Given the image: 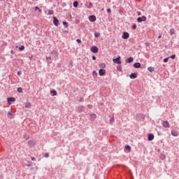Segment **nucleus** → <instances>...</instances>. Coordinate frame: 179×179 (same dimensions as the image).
Here are the masks:
<instances>
[{
	"instance_id": "473e14b6",
	"label": "nucleus",
	"mask_w": 179,
	"mask_h": 179,
	"mask_svg": "<svg viewBox=\"0 0 179 179\" xmlns=\"http://www.w3.org/2000/svg\"><path fill=\"white\" fill-rule=\"evenodd\" d=\"M170 58H171L172 59H176V55H172Z\"/></svg>"
},
{
	"instance_id": "49530a36",
	"label": "nucleus",
	"mask_w": 179,
	"mask_h": 179,
	"mask_svg": "<svg viewBox=\"0 0 179 179\" xmlns=\"http://www.w3.org/2000/svg\"><path fill=\"white\" fill-rule=\"evenodd\" d=\"M79 101H83V98H80Z\"/></svg>"
},
{
	"instance_id": "3c124183",
	"label": "nucleus",
	"mask_w": 179,
	"mask_h": 179,
	"mask_svg": "<svg viewBox=\"0 0 179 179\" xmlns=\"http://www.w3.org/2000/svg\"><path fill=\"white\" fill-rule=\"evenodd\" d=\"M29 59H33V56L30 57Z\"/></svg>"
},
{
	"instance_id": "8fccbe9b",
	"label": "nucleus",
	"mask_w": 179,
	"mask_h": 179,
	"mask_svg": "<svg viewBox=\"0 0 179 179\" xmlns=\"http://www.w3.org/2000/svg\"><path fill=\"white\" fill-rule=\"evenodd\" d=\"M137 13H138V16H140V15H141V12H137Z\"/></svg>"
},
{
	"instance_id": "5701e85b",
	"label": "nucleus",
	"mask_w": 179,
	"mask_h": 179,
	"mask_svg": "<svg viewBox=\"0 0 179 179\" xmlns=\"http://www.w3.org/2000/svg\"><path fill=\"white\" fill-rule=\"evenodd\" d=\"M148 71H149V72L152 73L155 71V69L153 67L150 66V67L148 68Z\"/></svg>"
},
{
	"instance_id": "ddd939ff",
	"label": "nucleus",
	"mask_w": 179,
	"mask_h": 179,
	"mask_svg": "<svg viewBox=\"0 0 179 179\" xmlns=\"http://www.w3.org/2000/svg\"><path fill=\"white\" fill-rule=\"evenodd\" d=\"M153 139H155V135L152 134H148V140L152 141Z\"/></svg>"
},
{
	"instance_id": "4be33fe9",
	"label": "nucleus",
	"mask_w": 179,
	"mask_h": 179,
	"mask_svg": "<svg viewBox=\"0 0 179 179\" xmlns=\"http://www.w3.org/2000/svg\"><path fill=\"white\" fill-rule=\"evenodd\" d=\"M169 33L171 36H173V34L176 33V31L174 30V29H171Z\"/></svg>"
},
{
	"instance_id": "603ef678",
	"label": "nucleus",
	"mask_w": 179,
	"mask_h": 179,
	"mask_svg": "<svg viewBox=\"0 0 179 179\" xmlns=\"http://www.w3.org/2000/svg\"><path fill=\"white\" fill-rule=\"evenodd\" d=\"M31 160H36V158L32 157V158H31Z\"/></svg>"
},
{
	"instance_id": "ea45409f",
	"label": "nucleus",
	"mask_w": 179,
	"mask_h": 179,
	"mask_svg": "<svg viewBox=\"0 0 179 179\" xmlns=\"http://www.w3.org/2000/svg\"><path fill=\"white\" fill-rule=\"evenodd\" d=\"M17 75L20 76V75H22V71H17Z\"/></svg>"
},
{
	"instance_id": "37998d69",
	"label": "nucleus",
	"mask_w": 179,
	"mask_h": 179,
	"mask_svg": "<svg viewBox=\"0 0 179 179\" xmlns=\"http://www.w3.org/2000/svg\"><path fill=\"white\" fill-rule=\"evenodd\" d=\"M10 54H15V51H13V50H10Z\"/></svg>"
},
{
	"instance_id": "4468645a",
	"label": "nucleus",
	"mask_w": 179,
	"mask_h": 179,
	"mask_svg": "<svg viewBox=\"0 0 179 179\" xmlns=\"http://www.w3.org/2000/svg\"><path fill=\"white\" fill-rule=\"evenodd\" d=\"M130 76V79H136L138 78V76H136V73H131Z\"/></svg>"
},
{
	"instance_id": "f8f14e48",
	"label": "nucleus",
	"mask_w": 179,
	"mask_h": 179,
	"mask_svg": "<svg viewBox=\"0 0 179 179\" xmlns=\"http://www.w3.org/2000/svg\"><path fill=\"white\" fill-rule=\"evenodd\" d=\"M127 64H131V62H134V57H130L126 59Z\"/></svg>"
},
{
	"instance_id": "20e7f679",
	"label": "nucleus",
	"mask_w": 179,
	"mask_h": 179,
	"mask_svg": "<svg viewBox=\"0 0 179 179\" xmlns=\"http://www.w3.org/2000/svg\"><path fill=\"white\" fill-rule=\"evenodd\" d=\"M91 51L92 52L96 54V52H99V48H97V46H92L91 48Z\"/></svg>"
},
{
	"instance_id": "39448f33",
	"label": "nucleus",
	"mask_w": 179,
	"mask_h": 179,
	"mask_svg": "<svg viewBox=\"0 0 179 179\" xmlns=\"http://www.w3.org/2000/svg\"><path fill=\"white\" fill-rule=\"evenodd\" d=\"M162 127H164V128H170V124L169 123V121L162 122Z\"/></svg>"
},
{
	"instance_id": "a18cd8bd",
	"label": "nucleus",
	"mask_w": 179,
	"mask_h": 179,
	"mask_svg": "<svg viewBox=\"0 0 179 179\" xmlns=\"http://www.w3.org/2000/svg\"><path fill=\"white\" fill-rule=\"evenodd\" d=\"M27 167H31V164H27Z\"/></svg>"
},
{
	"instance_id": "de8ad7c7",
	"label": "nucleus",
	"mask_w": 179,
	"mask_h": 179,
	"mask_svg": "<svg viewBox=\"0 0 179 179\" xmlns=\"http://www.w3.org/2000/svg\"><path fill=\"white\" fill-rule=\"evenodd\" d=\"M158 38H162V34H159Z\"/></svg>"
},
{
	"instance_id": "58836bf2",
	"label": "nucleus",
	"mask_w": 179,
	"mask_h": 179,
	"mask_svg": "<svg viewBox=\"0 0 179 179\" xmlns=\"http://www.w3.org/2000/svg\"><path fill=\"white\" fill-rule=\"evenodd\" d=\"M157 135H158L159 136H160L162 135V132H160V131H157Z\"/></svg>"
},
{
	"instance_id": "423d86ee",
	"label": "nucleus",
	"mask_w": 179,
	"mask_h": 179,
	"mask_svg": "<svg viewBox=\"0 0 179 179\" xmlns=\"http://www.w3.org/2000/svg\"><path fill=\"white\" fill-rule=\"evenodd\" d=\"M122 38H124V40L129 38V34L128 32H124L122 36Z\"/></svg>"
},
{
	"instance_id": "a878e982",
	"label": "nucleus",
	"mask_w": 179,
	"mask_h": 179,
	"mask_svg": "<svg viewBox=\"0 0 179 179\" xmlns=\"http://www.w3.org/2000/svg\"><path fill=\"white\" fill-rule=\"evenodd\" d=\"M117 71H119V72H121V71H122V67H121V66H117Z\"/></svg>"
},
{
	"instance_id": "6e6552de",
	"label": "nucleus",
	"mask_w": 179,
	"mask_h": 179,
	"mask_svg": "<svg viewBox=\"0 0 179 179\" xmlns=\"http://www.w3.org/2000/svg\"><path fill=\"white\" fill-rule=\"evenodd\" d=\"M35 145H36V141H28V146H29V148H33V146H34Z\"/></svg>"
},
{
	"instance_id": "c9c22d12",
	"label": "nucleus",
	"mask_w": 179,
	"mask_h": 179,
	"mask_svg": "<svg viewBox=\"0 0 179 179\" xmlns=\"http://www.w3.org/2000/svg\"><path fill=\"white\" fill-rule=\"evenodd\" d=\"M45 157H50V154L48 152L45 153Z\"/></svg>"
},
{
	"instance_id": "7c9ffc66",
	"label": "nucleus",
	"mask_w": 179,
	"mask_h": 179,
	"mask_svg": "<svg viewBox=\"0 0 179 179\" xmlns=\"http://www.w3.org/2000/svg\"><path fill=\"white\" fill-rule=\"evenodd\" d=\"M63 24H64V26H65V27H68V22L64 21Z\"/></svg>"
},
{
	"instance_id": "4c0bfd02",
	"label": "nucleus",
	"mask_w": 179,
	"mask_h": 179,
	"mask_svg": "<svg viewBox=\"0 0 179 179\" xmlns=\"http://www.w3.org/2000/svg\"><path fill=\"white\" fill-rule=\"evenodd\" d=\"M77 43H82V41L80 39H76Z\"/></svg>"
},
{
	"instance_id": "7ed1b4c3",
	"label": "nucleus",
	"mask_w": 179,
	"mask_h": 179,
	"mask_svg": "<svg viewBox=\"0 0 179 179\" xmlns=\"http://www.w3.org/2000/svg\"><path fill=\"white\" fill-rule=\"evenodd\" d=\"M53 24L55 26H59V20L58 18H57V17H53Z\"/></svg>"
},
{
	"instance_id": "f3484780",
	"label": "nucleus",
	"mask_w": 179,
	"mask_h": 179,
	"mask_svg": "<svg viewBox=\"0 0 179 179\" xmlns=\"http://www.w3.org/2000/svg\"><path fill=\"white\" fill-rule=\"evenodd\" d=\"M7 117L8 118H10V120H12V118H13V113L11 112H8Z\"/></svg>"
},
{
	"instance_id": "c03bdc74",
	"label": "nucleus",
	"mask_w": 179,
	"mask_h": 179,
	"mask_svg": "<svg viewBox=\"0 0 179 179\" xmlns=\"http://www.w3.org/2000/svg\"><path fill=\"white\" fill-rule=\"evenodd\" d=\"M38 9H40L38 7H35V10H38Z\"/></svg>"
},
{
	"instance_id": "72a5a7b5",
	"label": "nucleus",
	"mask_w": 179,
	"mask_h": 179,
	"mask_svg": "<svg viewBox=\"0 0 179 179\" xmlns=\"http://www.w3.org/2000/svg\"><path fill=\"white\" fill-rule=\"evenodd\" d=\"M169 57H166V58L164 59V62H169Z\"/></svg>"
},
{
	"instance_id": "2f4dec72",
	"label": "nucleus",
	"mask_w": 179,
	"mask_h": 179,
	"mask_svg": "<svg viewBox=\"0 0 179 179\" xmlns=\"http://www.w3.org/2000/svg\"><path fill=\"white\" fill-rule=\"evenodd\" d=\"M131 29L133 30H135V29H136V24H133L132 27H131Z\"/></svg>"
},
{
	"instance_id": "f257e3e1",
	"label": "nucleus",
	"mask_w": 179,
	"mask_h": 179,
	"mask_svg": "<svg viewBox=\"0 0 179 179\" xmlns=\"http://www.w3.org/2000/svg\"><path fill=\"white\" fill-rule=\"evenodd\" d=\"M121 57L118 56L117 58H113V61L114 64H117V65H121Z\"/></svg>"
},
{
	"instance_id": "09e8293b",
	"label": "nucleus",
	"mask_w": 179,
	"mask_h": 179,
	"mask_svg": "<svg viewBox=\"0 0 179 179\" xmlns=\"http://www.w3.org/2000/svg\"><path fill=\"white\" fill-rule=\"evenodd\" d=\"M38 12H39V13H41V9H38Z\"/></svg>"
},
{
	"instance_id": "bb28decb",
	"label": "nucleus",
	"mask_w": 179,
	"mask_h": 179,
	"mask_svg": "<svg viewBox=\"0 0 179 179\" xmlns=\"http://www.w3.org/2000/svg\"><path fill=\"white\" fill-rule=\"evenodd\" d=\"M48 15H54V10H49V11H48Z\"/></svg>"
},
{
	"instance_id": "9b49d317",
	"label": "nucleus",
	"mask_w": 179,
	"mask_h": 179,
	"mask_svg": "<svg viewBox=\"0 0 179 179\" xmlns=\"http://www.w3.org/2000/svg\"><path fill=\"white\" fill-rule=\"evenodd\" d=\"M89 20H90V22H96V16L95 15H90Z\"/></svg>"
},
{
	"instance_id": "412c9836",
	"label": "nucleus",
	"mask_w": 179,
	"mask_h": 179,
	"mask_svg": "<svg viewBox=\"0 0 179 179\" xmlns=\"http://www.w3.org/2000/svg\"><path fill=\"white\" fill-rule=\"evenodd\" d=\"M50 94H52V96H57V91L55 90L50 91Z\"/></svg>"
},
{
	"instance_id": "f03ea898",
	"label": "nucleus",
	"mask_w": 179,
	"mask_h": 179,
	"mask_svg": "<svg viewBox=\"0 0 179 179\" xmlns=\"http://www.w3.org/2000/svg\"><path fill=\"white\" fill-rule=\"evenodd\" d=\"M146 20V16L143 15L142 17H139L137 18L138 23H142V22H145Z\"/></svg>"
},
{
	"instance_id": "a19ab883",
	"label": "nucleus",
	"mask_w": 179,
	"mask_h": 179,
	"mask_svg": "<svg viewBox=\"0 0 179 179\" xmlns=\"http://www.w3.org/2000/svg\"><path fill=\"white\" fill-rule=\"evenodd\" d=\"M93 61H96V56H92Z\"/></svg>"
},
{
	"instance_id": "79ce46f5",
	"label": "nucleus",
	"mask_w": 179,
	"mask_h": 179,
	"mask_svg": "<svg viewBox=\"0 0 179 179\" xmlns=\"http://www.w3.org/2000/svg\"><path fill=\"white\" fill-rule=\"evenodd\" d=\"M48 59H51V57H46V60L48 61Z\"/></svg>"
},
{
	"instance_id": "e433bc0d",
	"label": "nucleus",
	"mask_w": 179,
	"mask_h": 179,
	"mask_svg": "<svg viewBox=\"0 0 179 179\" xmlns=\"http://www.w3.org/2000/svg\"><path fill=\"white\" fill-rule=\"evenodd\" d=\"M107 13H111V9L108 8V9H107Z\"/></svg>"
},
{
	"instance_id": "f704fd0d",
	"label": "nucleus",
	"mask_w": 179,
	"mask_h": 179,
	"mask_svg": "<svg viewBox=\"0 0 179 179\" xmlns=\"http://www.w3.org/2000/svg\"><path fill=\"white\" fill-rule=\"evenodd\" d=\"M100 36L99 33H94V36L95 37H99Z\"/></svg>"
},
{
	"instance_id": "6ab92c4d",
	"label": "nucleus",
	"mask_w": 179,
	"mask_h": 179,
	"mask_svg": "<svg viewBox=\"0 0 179 179\" xmlns=\"http://www.w3.org/2000/svg\"><path fill=\"white\" fill-rule=\"evenodd\" d=\"M73 6L74 8H78V6H79V2H78V1H74L73 3Z\"/></svg>"
},
{
	"instance_id": "cd10ccee",
	"label": "nucleus",
	"mask_w": 179,
	"mask_h": 179,
	"mask_svg": "<svg viewBox=\"0 0 179 179\" xmlns=\"http://www.w3.org/2000/svg\"><path fill=\"white\" fill-rule=\"evenodd\" d=\"M19 50H20V51H23V50H24V45H21V46L19 48Z\"/></svg>"
},
{
	"instance_id": "dca6fc26",
	"label": "nucleus",
	"mask_w": 179,
	"mask_h": 179,
	"mask_svg": "<svg viewBox=\"0 0 179 179\" xmlns=\"http://www.w3.org/2000/svg\"><path fill=\"white\" fill-rule=\"evenodd\" d=\"M51 54L52 55H55V58H57L58 57V52L57 50H52L51 52Z\"/></svg>"
},
{
	"instance_id": "1a4fd4ad",
	"label": "nucleus",
	"mask_w": 179,
	"mask_h": 179,
	"mask_svg": "<svg viewBox=\"0 0 179 179\" xmlns=\"http://www.w3.org/2000/svg\"><path fill=\"white\" fill-rule=\"evenodd\" d=\"M99 73L100 76H104L106 75V70L101 69L99 71Z\"/></svg>"
},
{
	"instance_id": "5fc2aeb1",
	"label": "nucleus",
	"mask_w": 179,
	"mask_h": 179,
	"mask_svg": "<svg viewBox=\"0 0 179 179\" xmlns=\"http://www.w3.org/2000/svg\"><path fill=\"white\" fill-rule=\"evenodd\" d=\"M31 1H35V0H31Z\"/></svg>"
},
{
	"instance_id": "aec40b11",
	"label": "nucleus",
	"mask_w": 179,
	"mask_h": 179,
	"mask_svg": "<svg viewBox=\"0 0 179 179\" xmlns=\"http://www.w3.org/2000/svg\"><path fill=\"white\" fill-rule=\"evenodd\" d=\"M133 66H134V68L138 69L141 66V63H134Z\"/></svg>"
},
{
	"instance_id": "b1692460",
	"label": "nucleus",
	"mask_w": 179,
	"mask_h": 179,
	"mask_svg": "<svg viewBox=\"0 0 179 179\" xmlns=\"http://www.w3.org/2000/svg\"><path fill=\"white\" fill-rule=\"evenodd\" d=\"M17 90L18 93H23L22 87H18Z\"/></svg>"
},
{
	"instance_id": "a211bd4d",
	"label": "nucleus",
	"mask_w": 179,
	"mask_h": 179,
	"mask_svg": "<svg viewBox=\"0 0 179 179\" xmlns=\"http://www.w3.org/2000/svg\"><path fill=\"white\" fill-rule=\"evenodd\" d=\"M171 135L173 136H178V132L173 130V131H171Z\"/></svg>"
},
{
	"instance_id": "c756f323",
	"label": "nucleus",
	"mask_w": 179,
	"mask_h": 179,
	"mask_svg": "<svg viewBox=\"0 0 179 179\" xmlns=\"http://www.w3.org/2000/svg\"><path fill=\"white\" fill-rule=\"evenodd\" d=\"M90 117H91L92 120H94V119L96 118V115H95V114H91Z\"/></svg>"
},
{
	"instance_id": "2eb2a0df",
	"label": "nucleus",
	"mask_w": 179,
	"mask_h": 179,
	"mask_svg": "<svg viewBox=\"0 0 179 179\" xmlns=\"http://www.w3.org/2000/svg\"><path fill=\"white\" fill-rule=\"evenodd\" d=\"M124 150H125V152H127L128 153H129V152H131V146L126 145L124 147Z\"/></svg>"
},
{
	"instance_id": "393cba45",
	"label": "nucleus",
	"mask_w": 179,
	"mask_h": 179,
	"mask_svg": "<svg viewBox=\"0 0 179 179\" xmlns=\"http://www.w3.org/2000/svg\"><path fill=\"white\" fill-rule=\"evenodd\" d=\"M25 107H26V108H30V107H31V103H27L25 104Z\"/></svg>"
},
{
	"instance_id": "c85d7f7f",
	"label": "nucleus",
	"mask_w": 179,
	"mask_h": 179,
	"mask_svg": "<svg viewBox=\"0 0 179 179\" xmlns=\"http://www.w3.org/2000/svg\"><path fill=\"white\" fill-rule=\"evenodd\" d=\"M100 68H106V64L102 63L99 65Z\"/></svg>"
},
{
	"instance_id": "0eeeda50",
	"label": "nucleus",
	"mask_w": 179,
	"mask_h": 179,
	"mask_svg": "<svg viewBox=\"0 0 179 179\" xmlns=\"http://www.w3.org/2000/svg\"><path fill=\"white\" fill-rule=\"evenodd\" d=\"M85 6L87 8V9H92V8H93V3H92V2H86Z\"/></svg>"
},
{
	"instance_id": "864d4df0",
	"label": "nucleus",
	"mask_w": 179,
	"mask_h": 179,
	"mask_svg": "<svg viewBox=\"0 0 179 179\" xmlns=\"http://www.w3.org/2000/svg\"><path fill=\"white\" fill-rule=\"evenodd\" d=\"M88 107H89V108H90V107H92V106H90V105H88Z\"/></svg>"
},
{
	"instance_id": "9d476101",
	"label": "nucleus",
	"mask_w": 179,
	"mask_h": 179,
	"mask_svg": "<svg viewBox=\"0 0 179 179\" xmlns=\"http://www.w3.org/2000/svg\"><path fill=\"white\" fill-rule=\"evenodd\" d=\"M8 104H10V103H13V101H16V99L14 97H9L7 98Z\"/></svg>"
}]
</instances>
